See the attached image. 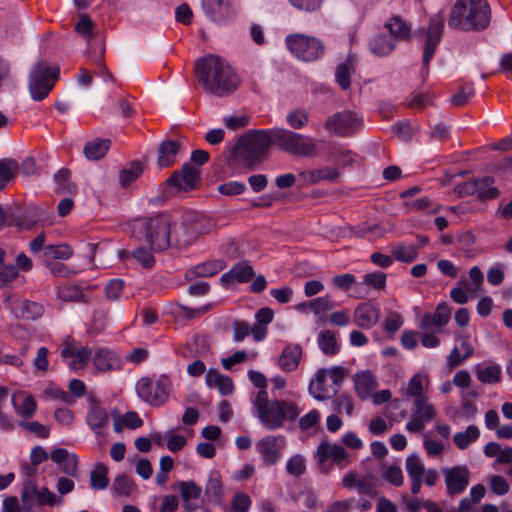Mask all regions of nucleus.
Masks as SVG:
<instances>
[{
  "mask_svg": "<svg viewBox=\"0 0 512 512\" xmlns=\"http://www.w3.org/2000/svg\"><path fill=\"white\" fill-rule=\"evenodd\" d=\"M195 71L204 89L219 97L233 93L240 85V79L232 67L217 55H208L197 60Z\"/></svg>",
  "mask_w": 512,
  "mask_h": 512,
  "instance_id": "f257e3e1",
  "label": "nucleus"
},
{
  "mask_svg": "<svg viewBox=\"0 0 512 512\" xmlns=\"http://www.w3.org/2000/svg\"><path fill=\"white\" fill-rule=\"evenodd\" d=\"M255 415L261 424L270 431L284 427L285 422H294L300 415L301 409L292 400L268 398L266 390H259L252 398Z\"/></svg>",
  "mask_w": 512,
  "mask_h": 512,
  "instance_id": "f03ea898",
  "label": "nucleus"
},
{
  "mask_svg": "<svg viewBox=\"0 0 512 512\" xmlns=\"http://www.w3.org/2000/svg\"><path fill=\"white\" fill-rule=\"evenodd\" d=\"M133 232L155 252H163L174 246L173 222L168 214L160 213L136 220Z\"/></svg>",
  "mask_w": 512,
  "mask_h": 512,
  "instance_id": "7ed1b4c3",
  "label": "nucleus"
},
{
  "mask_svg": "<svg viewBox=\"0 0 512 512\" xmlns=\"http://www.w3.org/2000/svg\"><path fill=\"white\" fill-rule=\"evenodd\" d=\"M272 129L250 130L234 145L233 159L244 167L252 168L263 161L271 145H274Z\"/></svg>",
  "mask_w": 512,
  "mask_h": 512,
  "instance_id": "20e7f679",
  "label": "nucleus"
},
{
  "mask_svg": "<svg viewBox=\"0 0 512 512\" xmlns=\"http://www.w3.org/2000/svg\"><path fill=\"white\" fill-rule=\"evenodd\" d=\"M490 22V9L486 0H458L451 9L448 25L451 28L483 30Z\"/></svg>",
  "mask_w": 512,
  "mask_h": 512,
  "instance_id": "39448f33",
  "label": "nucleus"
},
{
  "mask_svg": "<svg viewBox=\"0 0 512 512\" xmlns=\"http://www.w3.org/2000/svg\"><path fill=\"white\" fill-rule=\"evenodd\" d=\"M274 146L296 156L312 157L316 155L315 141L305 135L283 128H272Z\"/></svg>",
  "mask_w": 512,
  "mask_h": 512,
  "instance_id": "423d86ee",
  "label": "nucleus"
},
{
  "mask_svg": "<svg viewBox=\"0 0 512 512\" xmlns=\"http://www.w3.org/2000/svg\"><path fill=\"white\" fill-rule=\"evenodd\" d=\"M138 397L151 406H161L167 402L172 381L167 375H160L157 378L142 377L136 382Z\"/></svg>",
  "mask_w": 512,
  "mask_h": 512,
  "instance_id": "0eeeda50",
  "label": "nucleus"
},
{
  "mask_svg": "<svg viewBox=\"0 0 512 512\" xmlns=\"http://www.w3.org/2000/svg\"><path fill=\"white\" fill-rule=\"evenodd\" d=\"M285 44L293 56L306 62L315 61L325 53V46L320 39L302 33L287 35Z\"/></svg>",
  "mask_w": 512,
  "mask_h": 512,
  "instance_id": "6e6552de",
  "label": "nucleus"
},
{
  "mask_svg": "<svg viewBox=\"0 0 512 512\" xmlns=\"http://www.w3.org/2000/svg\"><path fill=\"white\" fill-rule=\"evenodd\" d=\"M59 75L58 67H51L44 62L36 64L30 74L29 90L34 100L46 98L53 89Z\"/></svg>",
  "mask_w": 512,
  "mask_h": 512,
  "instance_id": "1a4fd4ad",
  "label": "nucleus"
},
{
  "mask_svg": "<svg viewBox=\"0 0 512 512\" xmlns=\"http://www.w3.org/2000/svg\"><path fill=\"white\" fill-rule=\"evenodd\" d=\"M315 458L320 469L327 473L333 465L341 468L345 467L348 463V453L339 444L330 443L327 440H322L315 453Z\"/></svg>",
  "mask_w": 512,
  "mask_h": 512,
  "instance_id": "9d476101",
  "label": "nucleus"
},
{
  "mask_svg": "<svg viewBox=\"0 0 512 512\" xmlns=\"http://www.w3.org/2000/svg\"><path fill=\"white\" fill-rule=\"evenodd\" d=\"M445 18L442 14H436L429 20L427 29L419 31V35L424 37V52H423V66L428 73V66L433 58L437 45L440 43Z\"/></svg>",
  "mask_w": 512,
  "mask_h": 512,
  "instance_id": "9b49d317",
  "label": "nucleus"
},
{
  "mask_svg": "<svg viewBox=\"0 0 512 512\" xmlns=\"http://www.w3.org/2000/svg\"><path fill=\"white\" fill-rule=\"evenodd\" d=\"M362 119L355 112L345 110L330 116L325 122V128L339 136H349L359 130Z\"/></svg>",
  "mask_w": 512,
  "mask_h": 512,
  "instance_id": "f8f14e48",
  "label": "nucleus"
},
{
  "mask_svg": "<svg viewBox=\"0 0 512 512\" xmlns=\"http://www.w3.org/2000/svg\"><path fill=\"white\" fill-rule=\"evenodd\" d=\"M60 355L64 359L70 358L69 367L73 370L84 369L93 357V350L88 346L79 345L72 337L68 336L59 346Z\"/></svg>",
  "mask_w": 512,
  "mask_h": 512,
  "instance_id": "ddd939ff",
  "label": "nucleus"
},
{
  "mask_svg": "<svg viewBox=\"0 0 512 512\" xmlns=\"http://www.w3.org/2000/svg\"><path fill=\"white\" fill-rule=\"evenodd\" d=\"M285 446L284 436L266 435L256 443V451L261 455L264 465L272 466L280 460Z\"/></svg>",
  "mask_w": 512,
  "mask_h": 512,
  "instance_id": "4468645a",
  "label": "nucleus"
},
{
  "mask_svg": "<svg viewBox=\"0 0 512 512\" xmlns=\"http://www.w3.org/2000/svg\"><path fill=\"white\" fill-rule=\"evenodd\" d=\"M199 180L200 170L186 163L180 170L174 171L166 180V183L180 191H190L196 188Z\"/></svg>",
  "mask_w": 512,
  "mask_h": 512,
  "instance_id": "2eb2a0df",
  "label": "nucleus"
},
{
  "mask_svg": "<svg viewBox=\"0 0 512 512\" xmlns=\"http://www.w3.org/2000/svg\"><path fill=\"white\" fill-rule=\"evenodd\" d=\"M442 473L449 495H459L469 485L470 471L466 466L443 468Z\"/></svg>",
  "mask_w": 512,
  "mask_h": 512,
  "instance_id": "dca6fc26",
  "label": "nucleus"
},
{
  "mask_svg": "<svg viewBox=\"0 0 512 512\" xmlns=\"http://www.w3.org/2000/svg\"><path fill=\"white\" fill-rule=\"evenodd\" d=\"M380 318V309L372 302L360 303L354 310L353 321L363 329L375 326Z\"/></svg>",
  "mask_w": 512,
  "mask_h": 512,
  "instance_id": "f3484780",
  "label": "nucleus"
},
{
  "mask_svg": "<svg viewBox=\"0 0 512 512\" xmlns=\"http://www.w3.org/2000/svg\"><path fill=\"white\" fill-rule=\"evenodd\" d=\"M451 310L446 303H440L434 313H427L423 316L420 328L423 331L440 332L449 322Z\"/></svg>",
  "mask_w": 512,
  "mask_h": 512,
  "instance_id": "a211bd4d",
  "label": "nucleus"
},
{
  "mask_svg": "<svg viewBox=\"0 0 512 512\" xmlns=\"http://www.w3.org/2000/svg\"><path fill=\"white\" fill-rule=\"evenodd\" d=\"M86 422L96 435H100L101 429L109 422L108 412L100 402L92 396L89 398V409Z\"/></svg>",
  "mask_w": 512,
  "mask_h": 512,
  "instance_id": "6ab92c4d",
  "label": "nucleus"
},
{
  "mask_svg": "<svg viewBox=\"0 0 512 512\" xmlns=\"http://www.w3.org/2000/svg\"><path fill=\"white\" fill-rule=\"evenodd\" d=\"M4 302L9 306V308L18 318L26 320H35L41 317L44 312L43 306L37 302H32L28 300H18L15 302H10L9 297H7L4 300Z\"/></svg>",
  "mask_w": 512,
  "mask_h": 512,
  "instance_id": "aec40b11",
  "label": "nucleus"
},
{
  "mask_svg": "<svg viewBox=\"0 0 512 512\" xmlns=\"http://www.w3.org/2000/svg\"><path fill=\"white\" fill-rule=\"evenodd\" d=\"M92 362L99 372L119 369L121 365L119 356L106 348H98L93 351Z\"/></svg>",
  "mask_w": 512,
  "mask_h": 512,
  "instance_id": "412c9836",
  "label": "nucleus"
},
{
  "mask_svg": "<svg viewBox=\"0 0 512 512\" xmlns=\"http://www.w3.org/2000/svg\"><path fill=\"white\" fill-rule=\"evenodd\" d=\"M51 459L57 463L60 470L71 477H75L78 472V457L63 448H55L51 452Z\"/></svg>",
  "mask_w": 512,
  "mask_h": 512,
  "instance_id": "4be33fe9",
  "label": "nucleus"
},
{
  "mask_svg": "<svg viewBox=\"0 0 512 512\" xmlns=\"http://www.w3.org/2000/svg\"><path fill=\"white\" fill-rule=\"evenodd\" d=\"M12 406L16 414L23 418H32L37 410L35 398L25 391H18L12 395Z\"/></svg>",
  "mask_w": 512,
  "mask_h": 512,
  "instance_id": "5701e85b",
  "label": "nucleus"
},
{
  "mask_svg": "<svg viewBox=\"0 0 512 512\" xmlns=\"http://www.w3.org/2000/svg\"><path fill=\"white\" fill-rule=\"evenodd\" d=\"M340 172L334 167H323L319 169H312L302 171L299 173V177L303 182V185H314L320 181H331L335 182L339 177Z\"/></svg>",
  "mask_w": 512,
  "mask_h": 512,
  "instance_id": "b1692460",
  "label": "nucleus"
},
{
  "mask_svg": "<svg viewBox=\"0 0 512 512\" xmlns=\"http://www.w3.org/2000/svg\"><path fill=\"white\" fill-rule=\"evenodd\" d=\"M174 246L183 248L194 243L198 238L192 226V219L186 218L179 225L173 224Z\"/></svg>",
  "mask_w": 512,
  "mask_h": 512,
  "instance_id": "393cba45",
  "label": "nucleus"
},
{
  "mask_svg": "<svg viewBox=\"0 0 512 512\" xmlns=\"http://www.w3.org/2000/svg\"><path fill=\"white\" fill-rule=\"evenodd\" d=\"M225 268L223 260H209L190 268L185 273V278L192 281L198 277H211L219 273Z\"/></svg>",
  "mask_w": 512,
  "mask_h": 512,
  "instance_id": "a878e982",
  "label": "nucleus"
},
{
  "mask_svg": "<svg viewBox=\"0 0 512 512\" xmlns=\"http://www.w3.org/2000/svg\"><path fill=\"white\" fill-rule=\"evenodd\" d=\"M325 373L326 372L322 371L321 369L318 370L309 385L310 394L315 399L320 401L331 399L333 396H335V390L332 389L331 385L326 383L327 378Z\"/></svg>",
  "mask_w": 512,
  "mask_h": 512,
  "instance_id": "bb28decb",
  "label": "nucleus"
},
{
  "mask_svg": "<svg viewBox=\"0 0 512 512\" xmlns=\"http://www.w3.org/2000/svg\"><path fill=\"white\" fill-rule=\"evenodd\" d=\"M254 276V270L247 261H243L234 265L229 272L221 276L223 284H230L233 282L245 283L251 280Z\"/></svg>",
  "mask_w": 512,
  "mask_h": 512,
  "instance_id": "cd10ccee",
  "label": "nucleus"
},
{
  "mask_svg": "<svg viewBox=\"0 0 512 512\" xmlns=\"http://www.w3.org/2000/svg\"><path fill=\"white\" fill-rule=\"evenodd\" d=\"M378 386L376 377L370 371L358 372L355 375V390L361 399L370 398Z\"/></svg>",
  "mask_w": 512,
  "mask_h": 512,
  "instance_id": "c85d7f7f",
  "label": "nucleus"
},
{
  "mask_svg": "<svg viewBox=\"0 0 512 512\" xmlns=\"http://www.w3.org/2000/svg\"><path fill=\"white\" fill-rule=\"evenodd\" d=\"M153 250L149 247H138L133 251L121 250L119 251V258L122 261L135 260L143 268L150 269L155 264V257Z\"/></svg>",
  "mask_w": 512,
  "mask_h": 512,
  "instance_id": "c756f323",
  "label": "nucleus"
},
{
  "mask_svg": "<svg viewBox=\"0 0 512 512\" xmlns=\"http://www.w3.org/2000/svg\"><path fill=\"white\" fill-rule=\"evenodd\" d=\"M301 356L302 348L300 347V345H287L279 357V367L285 372L294 371L299 365Z\"/></svg>",
  "mask_w": 512,
  "mask_h": 512,
  "instance_id": "7c9ffc66",
  "label": "nucleus"
},
{
  "mask_svg": "<svg viewBox=\"0 0 512 512\" xmlns=\"http://www.w3.org/2000/svg\"><path fill=\"white\" fill-rule=\"evenodd\" d=\"M396 46L391 35L381 33L370 38L368 47L371 53L378 57L388 56Z\"/></svg>",
  "mask_w": 512,
  "mask_h": 512,
  "instance_id": "2f4dec72",
  "label": "nucleus"
},
{
  "mask_svg": "<svg viewBox=\"0 0 512 512\" xmlns=\"http://www.w3.org/2000/svg\"><path fill=\"white\" fill-rule=\"evenodd\" d=\"M181 498L184 502V507L188 511H193L198 508L191 501L198 499L202 493V488L198 486L194 481H179L176 484Z\"/></svg>",
  "mask_w": 512,
  "mask_h": 512,
  "instance_id": "473e14b6",
  "label": "nucleus"
},
{
  "mask_svg": "<svg viewBox=\"0 0 512 512\" xmlns=\"http://www.w3.org/2000/svg\"><path fill=\"white\" fill-rule=\"evenodd\" d=\"M180 150V143L173 140L163 141L158 149L157 164L160 168L172 166L176 161V155Z\"/></svg>",
  "mask_w": 512,
  "mask_h": 512,
  "instance_id": "72a5a7b5",
  "label": "nucleus"
},
{
  "mask_svg": "<svg viewBox=\"0 0 512 512\" xmlns=\"http://www.w3.org/2000/svg\"><path fill=\"white\" fill-rule=\"evenodd\" d=\"M345 488H356L360 494L373 496L376 493L375 487L367 478H360L354 472L347 473L342 479Z\"/></svg>",
  "mask_w": 512,
  "mask_h": 512,
  "instance_id": "f704fd0d",
  "label": "nucleus"
},
{
  "mask_svg": "<svg viewBox=\"0 0 512 512\" xmlns=\"http://www.w3.org/2000/svg\"><path fill=\"white\" fill-rule=\"evenodd\" d=\"M206 384L219 390L222 395H229L234 390V385L228 376L220 374L217 370H209L205 376Z\"/></svg>",
  "mask_w": 512,
  "mask_h": 512,
  "instance_id": "c9c22d12",
  "label": "nucleus"
},
{
  "mask_svg": "<svg viewBox=\"0 0 512 512\" xmlns=\"http://www.w3.org/2000/svg\"><path fill=\"white\" fill-rule=\"evenodd\" d=\"M385 28L388 29V35H391L394 41L407 40L411 36V26L399 16L390 18L389 21L386 22Z\"/></svg>",
  "mask_w": 512,
  "mask_h": 512,
  "instance_id": "e433bc0d",
  "label": "nucleus"
},
{
  "mask_svg": "<svg viewBox=\"0 0 512 512\" xmlns=\"http://www.w3.org/2000/svg\"><path fill=\"white\" fill-rule=\"evenodd\" d=\"M73 255V249L68 244L47 245L43 252L44 263L54 260H68Z\"/></svg>",
  "mask_w": 512,
  "mask_h": 512,
  "instance_id": "4c0bfd02",
  "label": "nucleus"
},
{
  "mask_svg": "<svg viewBox=\"0 0 512 512\" xmlns=\"http://www.w3.org/2000/svg\"><path fill=\"white\" fill-rule=\"evenodd\" d=\"M19 164L16 160L4 158L0 160V191L4 190L19 172Z\"/></svg>",
  "mask_w": 512,
  "mask_h": 512,
  "instance_id": "58836bf2",
  "label": "nucleus"
},
{
  "mask_svg": "<svg viewBox=\"0 0 512 512\" xmlns=\"http://www.w3.org/2000/svg\"><path fill=\"white\" fill-rule=\"evenodd\" d=\"M111 142L108 139H95L84 146V155L88 160H99L106 155Z\"/></svg>",
  "mask_w": 512,
  "mask_h": 512,
  "instance_id": "ea45409f",
  "label": "nucleus"
},
{
  "mask_svg": "<svg viewBox=\"0 0 512 512\" xmlns=\"http://www.w3.org/2000/svg\"><path fill=\"white\" fill-rule=\"evenodd\" d=\"M479 437V428L476 425H469L465 431L457 432L453 436V442L458 449L465 450L471 443L477 441Z\"/></svg>",
  "mask_w": 512,
  "mask_h": 512,
  "instance_id": "a19ab883",
  "label": "nucleus"
},
{
  "mask_svg": "<svg viewBox=\"0 0 512 512\" xmlns=\"http://www.w3.org/2000/svg\"><path fill=\"white\" fill-rule=\"evenodd\" d=\"M318 345L326 355H335L339 351L335 333L331 330H323L318 334Z\"/></svg>",
  "mask_w": 512,
  "mask_h": 512,
  "instance_id": "79ce46f5",
  "label": "nucleus"
},
{
  "mask_svg": "<svg viewBox=\"0 0 512 512\" xmlns=\"http://www.w3.org/2000/svg\"><path fill=\"white\" fill-rule=\"evenodd\" d=\"M414 408L413 415L427 423L435 417V408L432 404L428 403L426 397H418V399H414Z\"/></svg>",
  "mask_w": 512,
  "mask_h": 512,
  "instance_id": "37998d69",
  "label": "nucleus"
},
{
  "mask_svg": "<svg viewBox=\"0 0 512 512\" xmlns=\"http://www.w3.org/2000/svg\"><path fill=\"white\" fill-rule=\"evenodd\" d=\"M391 253L396 260L405 263H411L418 257V250L417 246L415 245L405 246L402 244H397L392 247Z\"/></svg>",
  "mask_w": 512,
  "mask_h": 512,
  "instance_id": "c03bdc74",
  "label": "nucleus"
},
{
  "mask_svg": "<svg viewBox=\"0 0 512 512\" xmlns=\"http://www.w3.org/2000/svg\"><path fill=\"white\" fill-rule=\"evenodd\" d=\"M108 484V469L103 464H98L90 473L91 488L102 490L105 489Z\"/></svg>",
  "mask_w": 512,
  "mask_h": 512,
  "instance_id": "a18cd8bd",
  "label": "nucleus"
},
{
  "mask_svg": "<svg viewBox=\"0 0 512 512\" xmlns=\"http://www.w3.org/2000/svg\"><path fill=\"white\" fill-rule=\"evenodd\" d=\"M477 182L479 183V191L478 197L484 200L487 199H495L499 196V190L496 187H493L494 179L491 176H484L482 178H477Z\"/></svg>",
  "mask_w": 512,
  "mask_h": 512,
  "instance_id": "49530a36",
  "label": "nucleus"
},
{
  "mask_svg": "<svg viewBox=\"0 0 512 512\" xmlns=\"http://www.w3.org/2000/svg\"><path fill=\"white\" fill-rule=\"evenodd\" d=\"M117 496H130L135 490V483L125 475H118L113 482L112 487Z\"/></svg>",
  "mask_w": 512,
  "mask_h": 512,
  "instance_id": "de8ad7c7",
  "label": "nucleus"
},
{
  "mask_svg": "<svg viewBox=\"0 0 512 512\" xmlns=\"http://www.w3.org/2000/svg\"><path fill=\"white\" fill-rule=\"evenodd\" d=\"M303 306H309V309L315 314L320 315L326 311H330L335 307V303L331 299L330 296H322L314 298L306 303H303Z\"/></svg>",
  "mask_w": 512,
  "mask_h": 512,
  "instance_id": "09e8293b",
  "label": "nucleus"
},
{
  "mask_svg": "<svg viewBox=\"0 0 512 512\" xmlns=\"http://www.w3.org/2000/svg\"><path fill=\"white\" fill-rule=\"evenodd\" d=\"M352 71H354V67L350 60L339 64L336 68V82L343 90H347L350 87V76Z\"/></svg>",
  "mask_w": 512,
  "mask_h": 512,
  "instance_id": "8fccbe9b",
  "label": "nucleus"
},
{
  "mask_svg": "<svg viewBox=\"0 0 512 512\" xmlns=\"http://www.w3.org/2000/svg\"><path fill=\"white\" fill-rule=\"evenodd\" d=\"M142 165L139 162H134L129 168L123 169L120 172L119 181L122 187H128L142 174Z\"/></svg>",
  "mask_w": 512,
  "mask_h": 512,
  "instance_id": "3c124183",
  "label": "nucleus"
},
{
  "mask_svg": "<svg viewBox=\"0 0 512 512\" xmlns=\"http://www.w3.org/2000/svg\"><path fill=\"white\" fill-rule=\"evenodd\" d=\"M325 371V376L327 379L331 381V387L335 390V395L338 393L340 387L346 376V369L340 366H334L328 369H321Z\"/></svg>",
  "mask_w": 512,
  "mask_h": 512,
  "instance_id": "603ef678",
  "label": "nucleus"
},
{
  "mask_svg": "<svg viewBox=\"0 0 512 512\" xmlns=\"http://www.w3.org/2000/svg\"><path fill=\"white\" fill-rule=\"evenodd\" d=\"M405 468L410 478H423L425 467L417 455L412 454L406 458Z\"/></svg>",
  "mask_w": 512,
  "mask_h": 512,
  "instance_id": "864d4df0",
  "label": "nucleus"
},
{
  "mask_svg": "<svg viewBox=\"0 0 512 512\" xmlns=\"http://www.w3.org/2000/svg\"><path fill=\"white\" fill-rule=\"evenodd\" d=\"M190 218L192 219V226L197 238L201 235L210 233L215 228V222L206 216L195 215Z\"/></svg>",
  "mask_w": 512,
  "mask_h": 512,
  "instance_id": "5fc2aeb1",
  "label": "nucleus"
},
{
  "mask_svg": "<svg viewBox=\"0 0 512 512\" xmlns=\"http://www.w3.org/2000/svg\"><path fill=\"white\" fill-rule=\"evenodd\" d=\"M428 379L425 375L415 374L408 383L406 388L407 395L418 399V397H425L423 395V384L427 382Z\"/></svg>",
  "mask_w": 512,
  "mask_h": 512,
  "instance_id": "6e6d98bb",
  "label": "nucleus"
},
{
  "mask_svg": "<svg viewBox=\"0 0 512 512\" xmlns=\"http://www.w3.org/2000/svg\"><path fill=\"white\" fill-rule=\"evenodd\" d=\"M203 5L215 19H221L228 15L229 5L223 0H203Z\"/></svg>",
  "mask_w": 512,
  "mask_h": 512,
  "instance_id": "4d7b16f0",
  "label": "nucleus"
},
{
  "mask_svg": "<svg viewBox=\"0 0 512 512\" xmlns=\"http://www.w3.org/2000/svg\"><path fill=\"white\" fill-rule=\"evenodd\" d=\"M501 369L499 366H488L477 371V378L485 384L496 383L500 380Z\"/></svg>",
  "mask_w": 512,
  "mask_h": 512,
  "instance_id": "13d9d810",
  "label": "nucleus"
},
{
  "mask_svg": "<svg viewBox=\"0 0 512 512\" xmlns=\"http://www.w3.org/2000/svg\"><path fill=\"white\" fill-rule=\"evenodd\" d=\"M252 501L250 496L245 492H237L231 499L232 512H248Z\"/></svg>",
  "mask_w": 512,
  "mask_h": 512,
  "instance_id": "bf43d9fd",
  "label": "nucleus"
},
{
  "mask_svg": "<svg viewBox=\"0 0 512 512\" xmlns=\"http://www.w3.org/2000/svg\"><path fill=\"white\" fill-rule=\"evenodd\" d=\"M287 472L294 477H299L306 471L305 459L302 455L296 454L292 456L286 464Z\"/></svg>",
  "mask_w": 512,
  "mask_h": 512,
  "instance_id": "052dcab7",
  "label": "nucleus"
},
{
  "mask_svg": "<svg viewBox=\"0 0 512 512\" xmlns=\"http://www.w3.org/2000/svg\"><path fill=\"white\" fill-rule=\"evenodd\" d=\"M218 192L225 196H236L246 191V185L238 181H228L218 186Z\"/></svg>",
  "mask_w": 512,
  "mask_h": 512,
  "instance_id": "680f3d73",
  "label": "nucleus"
},
{
  "mask_svg": "<svg viewBox=\"0 0 512 512\" xmlns=\"http://www.w3.org/2000/svg\"><path fill=\"white\" fill-rule=\"evenodd\" d=\"M124 289V281L121 279L110 280L105 287V296L109 301L119 300Z\"/></svg>",
  "mask_w": 512,
  "mask_h": 512,
  "instance_id": "e2e57ef3",
  "label": "nucleus"
},
{
  "mask_svg": "<svg viewBox=\"0 0 512 512\" xmlns=\"http://www.w3.org/2000/svg\"><path fill=\"white\" fill-rule=\"evenodd\" d=\"M286 121L293 129H301L308 123V113L302 109L292 111L287 115Z\"/></svg>",
  "mask_w": 512,
  "mask_h": 512,
  "instance_id": "0e129e2a",
  "label": "nucleus"
},
{
  "mask_svg": "<svg viewBox=\"0 0 512 512\" xmlns=\"http://www.w3.org/2000/svg\"><path fill=\"white\" fill-rule=\"evenodd\" d=\"M383 478L394 486H402L404 477L402 470L399 466L391 465L387 467L383 473Z\"/></svg>",
  "mask_w": 512,
  "mask_h": 512,
  "instance_id": "69168bd1",
  "label": "nucleus"
},
{
  "mask_svg": "<svg viewBox=\"0 0 512 512\" xmlns=\"http://www.w3.org/2000/svg\"><path fill=\"white\" fill-rule=\"evenodd\" d=\"M57 295L65 301H76L82 296V292L78 286L62 285L58 287Z\"/></svg>",
  "mask_w": 512,
  "mask_h": 512,
  "instance_id": "338daca9",
  "label": "nucleus"
},
{
  "mask_svg": "<svg viewBox=\"0 0 512 512\" xmlns=\"http://www.w3.org/2000/svg\"><path fill=\"white\" fill-rule=\"evenodd\" d=\"M333 409L338 412L342 413L345 412L347 415H351L353 411V402L352 399L345 395H339L332 401Z\"/></svg>",
  "mask_w": 512,
  "mask_h": 512,
  "instance_id": "774afa93",
  "label": "nucleus"
}]
</instances>
